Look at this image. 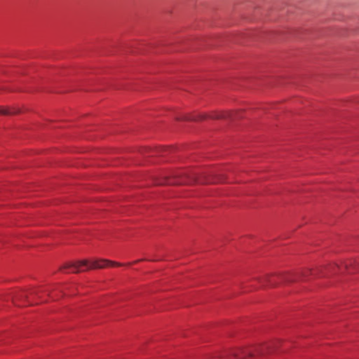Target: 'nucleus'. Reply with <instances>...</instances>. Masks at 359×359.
<instances>
[{"instance_id": "obj_1", "label": "nucleus", "mask_w": 359, "mask_h": 359, "mask_svg": "<svg viewBox=\"0 0 359 359\" xmlns=\"http://www.w3.org/2000/svg\"><path fill=\"white\" fill-rule=\"evenodd\" d=\"M109 265L122 266L121 263L111 262L108 259H100L92 262L82 260L72 263H67L60 268V270L66 273H79L89 269H103Z\"/></svg>"}, {"instance_id": "obj_2", "label": "nucleus", "mask_w": 359, "mask_h": 359, "mask_svg": "<svg viewBox=\"0 0 359 359\" xmlns=\"http://www.w3.org/2000/svg\"><path fill=\"white\" fill-rule=\"evenodd\" d=\"M197 182L198 183H215V182H223V180L222 179H214L210 177H207L206 176L203 177H191V179L190 180H176L174 182H169V184H181V183H187V182Z\"/></svg>"}, {"instance_id": "obj_3", "label": "nucleus", "mask_w": 359, "mask_h": 359, "mask_svg": "<svg viewBox=\"0 0 359 359\" xmlns=\"http://www.w3.org/2000/svg\"><path fill=\"white\" fill-rule=\"evenodd\" d=\"M44 291L42 290H32L29 292H20L17 293L13 297V302H17L18 300H21L23 299H27L29 296L36 297L38 298H41V294Z\"/></svg>"}, {"instance_id": "obj_4", "label": "nucleus", "mask_w": 359, "mask_h": 359, "mask_svg": "<svg viewBox=\"0 0 359 359\" xmlns=\"http://www.w3.org/2000/svg\"><path fill=\"white\" fill-rule=\"evenodd\" d=\"M234 113L232 111L215 112L210 115L211 118H233Z\"/></svg>"}, {"instance_id": "obj_5", "label": "nucleus", "mask_w": 359, "mask_h": 359, "mask_svg": "<svg viewBox=\"0 0 359 359\" xmlns=\"http://www.w3.org/2000/svg\"><path fill=\"white\" fill-rule=\"evenodd\" d=\"M274 277L273 276L266 275L262 278H259V283L265 285H268L269 286H276L278 282L273 280Z\"/></svg>"}, {"instance_id": "obj_6", "label": "nucleus", "mask_w": 359, "mask_h": 359, "mask_svg": "<svg viewBox=\"0 0 359 359\" xmlns=\"http://www.w3.org/2000/svg\"><path fill=\"white\" fill-rule=\"evenodd\" d=\"M278 278L285 282H294L299 279L298 277L290 275L279 276Z\"/></svg>"}, {"instance_id": "obj_7", "label": "nucleus", "mask_w": 359, "mask_h": 359, "mask_svg": "<svg viewBox=\"0 0 359 359\" xmlns=\"http://www.w3.org/2000/svg\"><path fill=\"white\" fill-rule=\"evenodd\" d=\"M20 111L16 109H13V110H10L8 109H1L0 108V114L3 115H9V114H16L19 113Z\"/></svg>"}, {"instance_id": "obj_8", "label": "nucleus", "mask_w": 359, "mask_h": 359, "mask_svg": "<svg viewBox=\"0 0 359 359\" xmlns=\"http://www.w3.org/2000/svg\"><path fill=\"white\" fill-rule=\"evenodd\" d=\"M353 265L355 268H359V260L358 261H349L348 263H345L343 266L345 269H348L349 266Z\"/></svg>"}, {"instance_id": "obj_9", "label": "nucleus", "mask_w": 359, "mask_h": 359, "mask_svg": "<svg viewBox=\"0 0 359 359\" xmlns=\"http://www.w3.org/2000/svg\"><path fill=\"white\" fill-rule=\"evenodd\" d=\"M335 269H340V270H341V267H340V266H339L338 265H334V266H333V269H334V270H335Z\"/></svg>"}, {"instance_id": "obj_10", "label": "nucleus", "mask_w": 359, "mask_h": 359, "mask_svg": "<svg viewBox=\"0 0 359 359\" xmlns=\"http://www.w3.org/2000/svg\"><path fill=\"white\" fill-rule=\"evenodd\" d=\"M141 260H136L134 263H137L139 262H140Z\"/></svg>"}, {"instance_id": "obj_11", "label": "nucleus", "mask_w": 359, "mask_h": 359, "mask_svg": "<svg viewBox=\"0 0 359 359\" xmlns=\"http://www.w3.org/2000/svg\"><path fill=\"white\" fill-rule=\"evenodd\" d=\"M307 272H308V271H306L305 273H307ZM302 276H306V273H303V274H302Z\"/></svg>"}]
</instances>
